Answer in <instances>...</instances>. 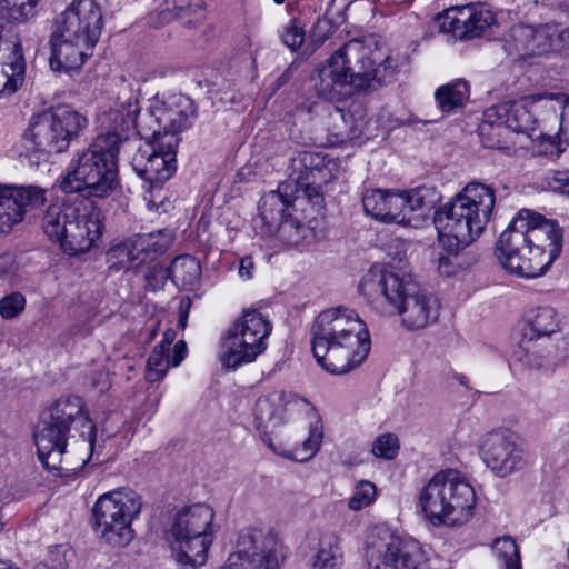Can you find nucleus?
Returning <instances> with one entry per match:
<instances>
[{
    "label": "nucleus",
    "instance_id": "nucleus-1",
    "mask_svg": "<svg viewBox=\"0 0 569 569\" xmlns=\"http://www.w3.org/2000/svg\"><path fill=\"white\" fill-rule=\"evenodd\" d=\"M408 63V57L396 51L382 54L352 39L318 64L311 77L317 97L340 101L352 92L375 91L393 82Z\"/></svg>",
    "mask_w": 569,
    "mask_h": 569
},
{
    "label": "nucleus",
    "instance_id": "nucleus-2",
    "mask_svg": "<svg viewBox=\"0 0 569 569\" xmlns=\"http://www.w3.org/2000/svg\"><path fill=\"white\" fill-rule=\"evenodd\" d=\"M561 248L562 232L555 221L521 209L500 234L495 254L507 272L530 279L545 274Z\"/></svg>",
    "mask_w": 569,
    "mask_h": 569
},
{
    "label": "nucleus",
    "instance_id": "nucleus-3",
    "mask_svg": "<svg viewBox=\"0 0 569 569\" xmlns=\"http://www.w3.org/2000/svg\"><path fill=\"white\" fill-rule=\"evenodd\" d=\"M359 290L381 315L398 316L408 331L433 325L440 315V302L432 293L419 288L409 274H399L392 268L372 266L362 277Z\"/></svg>",
    "mask_w": 569,
    "mask_h": 569
},
{
    "label": "nucleus",
    "instance_id": "nucleus-4",
    "mask_svg": "<svg viewBox=\"0 0 569 569\" xmlns=\"http://www.w3.org/2000/svg\"><path fill=\"white\" fill-rule=\"evenodd\" d=\"M311 350L317 362L330 373L343 375L368 357L371 340L366 323L355 310L337 307L323 310L311 330Z\"/></svg>",
    "mask_w": 569,
    "mask_h": 569
},
{
    "label": "nucleus",
    "instance_id": "nucleus-5",
    "mask_svg": "<svg viewBox=\"0 0 569 569\" xmlns=\"http://www.w3.org/2000/svg\"><path fill=\"white\" fill-rule=\"evenodd\" d=\"M140 111L138 98L129 94L103 113V123L128 133L134 129L144 139L169 140L188 129L197 113L193 101L182 93L156 94Z\"/></svg>",
    "mask_w": 569,
    "mask_h": 569
},
{
    "label": "nucleus",
    "instance_id": "nucleus-6",
    "mask_svg": "<svg viewBox=\"0 0 569 569\" xmlns=\"http://www.w3.org/2000/svg\"><path fill=\"white\" fill-rule=\"evenodd\" d=\"M101 126L106 132L78 153L70 163V171L60 180L59 188L64 193L103 199L118 189V153L128 142L129 134L103 123V117Z\"/></svg>",
    "mask_w": 569,
    "mask_h": 569
},
{
    "label": "nucleus",
    "instance_id": "nucleus-7",
    "mask_svg": "<svg viewBox=\"0 0 569 569\" xmlns=\"http://www.w3.org/2000/svg\"><path fill=\"white\" fill-rule=\"evenodd\" d=\"M72 425L86 429L81 431L83 441L88 443L91 453L96 446V427L83 410V401L80 397L69 396L57 400L49 409L48 417L34 432L38 458L51 472L68 475L79 470L88 462V458L81 459V463L72 466L66 448L68 435Z\"/></svg>",
    "mask_w": 569,
    "mask_h": 569
},
{
    "label": "nucleus",
    "instance_id": "nucleus-8",
    "mask_svg": "<svg viewBox=\"0 0 569 569\" xmlns=\"http://www.w3.org/2000/svg\"><path fill=\"white\" fill-rule=\"evenodd\" d=\"M495 203L493 188L476 181L468 183L435 213L440 242L452 250L469 246L483 232Z\"/></svg>",
    "mask_w": 569,
    "mask_h": 569
},
{
    "label": "nucleus",
    "instance_id": "nucleus-9",
    "mask_svg": "<svg viewBox=\"0 0 569 569\" xmlns=\"http://www.w3.org/2000/svg\"><path fill=\"white\" fill-rule=\"evenodd\" d=\"M476 503L473 487L453 469L436 473L419 493V508L435 527L467 523L473 516Z\"/></svg>",
    "mask_w": 569,
    "mask_h": 569
},
{
    "label": "nucleus",
    "instance_id": "nucleus-10",
    "mask_svg": "<svg viewBox=\"0 0 569 569\" xmlns=\"http://www.w3.org/2000/svg\"><path fill=\"white\" fill-rule=\"evenodd\" d=\"M213 519L214 511L206 503L186 506L171 517L167 537L181 569H198L206 563L213 542Z\"/></svg>",
    "mask_w": 569,
    "mask_h": 569
},
{
    "label": "nucleus",
    "instance_id": "nucleus-11",
    "mask_svg": "<svg viewBox=\"0 0 569 569\" xmlns=\"http://www.w3.org/2000/svg\"><path fill=\"white\" fill-rule=\"evenodd\" d=\"M141 509V497L131 489L103 493L92 507L93 530L107 545L127 547L134 539L132 522L138 519Z\"/></svg>",
    "mask_w": 569,
    "mask_h": 569
},
{
    "label": "nucleus",
    "instance_id": "nucleus-12",
    "mask_svg": "<svg viewBox=\"0 0 569 569\" xmlns=\"http://www.w3.org/2000/svg\"><path fill=\"white\" fill-rule=\"evenodd\" d=\"M271 323L257 310H244L220 338L218 359L222 369L236 371L253 362L267 349Z\"/></svg>",
    "mask_w": 569,
    "mask_h": 569
},
{
    "label": "nucleus",
    "instance_id": "nucleus-13",
    "mask_svg": "<svg viewBox=\"0 0 569 569\" xmlns=\"http://www.w3.org/2000/svg\"><path fill=\"white\" fill-rule=\"evenodd\" d=\"M87 127L88 119L83 114L69 106H58L31 117L23 141L31 151L61 153Z\"/></svg>",
    "mask_w": 569,
    "mask_h": 569
},
{
    "label": "nucleus",
    "instance_id": "nucleus-14",
    "mask_svg": "<svg viewBox=\"0 0 569 569\" xmlns=\"http://www.w3.org/2000/svg\"><path fill=\"white\" fill-rule=\"evenodd\" d=\"M288 397L289 396L282 390H274L260 397L253 408L256 428L261 431L260 436L263 443L270 448L272 452L283 458L305 462L311 459L321 446L323 438L322 423L319 420L310 423L308 437L302 442L301 450H287L288 443L282 441V439L279 443H276L273 439L274 429L280 427L284 421Z\"/></svg>",
    "mask_w": 569,
    "mask_h": 569
},
{
    "label": "nucleus",
    "instance_id": "nucleus-15",
    "mask_svg": "<svg viewBox=\"0 0 569 569\" xmlns=\"http://www.w3.org/2000/svg\"><path fill=\"white\" fill-rule=\"evenodd\" d=\"M367 560L370 569H429L418 541L402 539L385 527L375 528L368 536Z\"/></svg>",
    "mask_w": 569,
    "mask_h": 569
},
{
    "label": "nucleus",
    "instance_id": "nucleus-16",
    "mask_svg": "<svg viewBox=\"0 0 569 569\" xmlns=\"http://www.w3.org/2000/svg\"><path fill=\"white\" fill-rule=\"evenodd\" d=\"M179 138L170 136L169 140L153 139L140 144L131 158L133 171L144 181L146 193L152 197L153 191L161 190L163 184L177 170V152ZM151 202V198L144 196Z\"/></svg>",
    "mask_w": 569,
    "mask_h": 569
},
{
    "label": "nucleus",
    "instance_id": "nucleus-17",
    "mask_svg": "<svg viewBox=\"0 0 569 569\" xmlns=\"http://www.w3.org/2000/svg\"><path fill=\"white\" fill-rule=\"evenodd\" d=\"M479 455L486 467L498 478H507L528 465L519 437L508 429L487 432L481 439Z\"/></svg>",
    "mask_w": 569,
    "mask_h": 569
},
{
    "label": "nucleus",
    "instance_id": "nucleus-18",
    "mask_svg": "<svg viewBox=\"0 0 569 569\" xmlns=\"http://www.w3.org/2000/svg\"><path fill=\"white\" fill-rule=\"evenodd\" d=\"M102 27L103 16L96 0H73L57 18L52 32L96 47Z\"/></svg>",
    "mask_w": 569,
    "mask_h": 569
},
{
    "label": "nucleus",
    "instance_id": "nucleus-19",
    "mask_svg": "<svg viewBox=\"0 0 569 569\" xmlns=\"http://www.w3.org/2000/svg\"><path fill=\"white\" fill-rule=\"evenodd\" d=\"M274 545V539L261 530L246 529L239 535L236 551L222 569H279Z\"/></svg>",
    "mask_w": 569,
    "mask_h": 569
},
{
    "label": "nucleus",
    "instance_id": "nucleus-20",
    "mask_svg": "<svg viewBox=\"0 0 569 569\" xmlns=\"http://www.w3.org/2000/svg\"><path fill=\"white\" fill-rule=\"evenodd\" d=\"M442 28L457 39L489 38L498 28L495 13L483 4L452 7L446 10Z\"/></svg>",
    "mask_w": 569,
    "mask_h": 569
},
{
    "label": "nucleus",
    "instance_id": "nucleus-21",
    "mask_svg": "<svg viewBox=\"0 0 569 569\" xmlns=\"http://www.w3.org/2000/svg\"><path fill=\"white\" fill-rule=\"evenodd\" d=\"M74 219H71L61 249L69 256L89 251L102 236L103 214L100 208L88 200L76 204Z\"/></svg>",
    "mask_w": 569,
    "mask_h": 569
},
{
    "label": "nucleus",
    "instance_id": "nucleus-22",
    "mask_svg": "<svg viewBox=\"0 0 569 569\" xmlns=\"http://www.w3.org/2000/svg\"><path fill=\"white\" fill-rule=\"evenodd\" d=\"M46 201V190L39 187L0 186V233H8L20 223L28 209Z\"/></svg>",
    "mask_w": 569,
    "mask_h": 569
},
{
    "label": "nucleus",
    "instance_id": "nucleus-23",
    "mask_svg": "<svg viewBox=\"0 0 569 569\" xmlns=\"http://www.w3.org/2000/svg\"><path fill=\"white\" fill-rule=\"evenodd\" d=\"M321 109L325 113L321 120V130L326 132L315 138V142L322 147H336L357 139L361 132V118H356L351 109L345 110L329 104H316L309 107V112L313 109Z\"/></svg>",
    "mask_w": 569,
    "mask_h": 569
},
{
    "label": "nucleus",
    "instance_id": "nucleus-24",
    "mask_svg": "<svg viewBox=\"0 0 569 569\" xmlns=\"http://www.w3.org/2000/svg\"><path fill=\"white\" fill-rule=\"evenodd\" d=\"M49 64L53 72L71 73L79 71L93 54L94 46L52 32L49 40Z\"/></svg>",
    "mask_w": 569,
    "mask_h": 569
},
{
    "label": "nucleus",
    "instance_id": "nucleus-25",
    "mask_svg": "<svg viewBox=\"0 0 569 569\" xmlns=\"http://www.w3.org/2000/svg\"><path fill=\"white\" fill-rule=\"evenodd\" d=\"M406 203L402 191L372 189L362 196L366 213L385 222L408 223L410 219L405 218Z\"/></svg>",
    "mask_w": 569,
    "mask_h": 569
},
{
    "label": "nucleus",
    "instance_id": "nucleus-26",
    "mask_svg": "<svg viewBox=\"0 0 569 569\" xmlns=\"http://www.w3.org/2000/svg\"><path fill=\"white\" fill-rule=\"evenodd\" d=\"M206 17L203 0H162L159 7V18L162 23L180 19L188 28L201 23Z\"/></svg>",
    "mask_w": 569,
    "mask_h": 569
},
{
    "label": "nucleus",
    "instance_id": "nucleus-27",
    "mask_svg": "<svg viewBox=\"0 0 569 569\" xmlns=\"http://www.w3.org/2000/svg\"><path fill=\"white\" fill-rule=\"evenodd\" d=\"M151 274H159L161 281L170 278L180 288H192L200 279L201 266L199 260L184 254L173 259L169 268H156Z\"/></svg>",
    "mask_w": 569,
    "mask_h": 569
},
{
    "label": "nucleus",
    "instance_id": "nucleus-28",
    "mask_svg": "<svg viewBox=\"0 0 569 569\" xmlns=\"http://www.w3.org/2000/svg\"><path fill=\"white\" fill-rule=\"evenodd\" d=\"M76 204L78 202H62L50 204L42 218L44 233L62 247L68 233L71 219H74Z\"/></svg>",
    "mask_w": 569,
    "mask_h": 569
},
{
    "label": "nucleus",
    "instance_id": "nucleus-29",
    "mask_svg": "<svg viewBox=\"0 0 569 569\" xmlns=\"http://www.w3.org/2000/svg\"><path fill=\"white\" fill-rule=\"evenodd\" d=\"M291 201L279 190L264 194L259 204V220L263 224L262 232L267 234L278 223L291 214Z\"/></svg>",
    "mask_w": 569,
    "mask_h": 569
},
{
    "label": "nucleus",
    "instance_id": "nucleus-30",
    "mask_svg": "<svg viewBox=\"0 0 569 569\" xmlns=\"http://www.w3.org/2000/svg\"><path fill=\"white\" fill-rule=\"evenodd\" d=\"M489 118H497L509 132H527L532 129V116L522 103L506 102L488 110Z\"/></svg>",
    "mask_w": 569,
    "mask_h": 569
},
{
    "label": "nucleus",
    "instance_id": "nucleus-31",
    "mask_svg": "<svg viewBox=\"0 0 569 569\" xmlns=\"http://www.w3.org/2000/svg\"><path fill=\"white\" fill-rule=\"evenodd\" d=\"M132 249L140 256L141 263L148 259L163 253L172 243V232L167 229L157 230L150 233L136 234L130 238Z\"/></svg>",
    "mask_w": 569,
    "mask_h": 569
},
{
    "label": "nucleus",
    "instance_id": "nucleus-32",
    "mask_svg": "<svg viewBox=\"0 0 569 569\" xmlns=\"http://www.w3.org/2000/svg\"><path fill=\"white\" fill-rule=\"evenodd\" d=\"M569 40V30L559 23H547L535 28L532 53L543 54L560 50Z\"/></svg>",
    "mask_w": 569,
    "mask_h": 569
},
{
    "label": "nucleus",
    "instance_id": "nucleus-33",
    "mask_svg": "<svg viewBox=\"0 0 569 569\" xmlns=\"http://www.w3.org/2000/svg\"><path fill=\"white\" fill-rule=\"evenodd\" d=\"M342 559L339 538L333 533L321 535L312 559L313 569H340Z\"/></svg>",
    "mask_w": 569,
    "mask_h": 569
},
{
    "label": "nucleus",
    "instance_id": "nucleus-34",
    "mask_svg": "<svg viewBox=\"0 0 569 569\" xmlns=\"http://www.w3.org/2000/svg\"><path fill=\"white\" fill-rule=\"evenodd\" d=\"M527 323L528 331L525 332V336L530 340L549 337L559 328L558 315L551 307L532 309L527 316Z\"/></svg>",
    "mask_w": 569,
    "mask_h": 569
},
{
    "label": "nucleus",
    "instance_id": "nucleus-35",
    "mask_svg": "<svg viewBox=\"0 0 569 569\" xmlns=\"http://www.w3.org/2000/svg\"><path fill=\"white\" fill-rule=\"evenodd\" d=\"M40 0H0V28L24 23L37 13Z\"/></svg>",
    "mask_w": 569,
    "mask_h": 569
},
{
    "label": "nucleus",
    "instance_id": "nucleus-36",
    "mask_svg": "<svg viewBox=\"0 0 569 569\" xmlns=\"http://www.w3.org/2000/svg\"><path fill=\"white\" fill-rule=\"evenodd\" d=\"M435 98L442 112H453L468 100L469 86L461 79L446 83L436 90Z\"/></svg>",
    "mask_w": 569,
    "mask_h": 569
},
{
    "label": "nucleus",
    "instance_id": "nucleus-37",
    "mask_svg": "<svg viewBox=\"0 0 569 569\" xmlns=\"http://www.w3.org/2000/svg\"><path fill=\"white\" fill-rule=\"evenodd\" d=\"M402 197L406 200L405 218L408 214L417 211H428L436 207L440 201L441 196L436 187L420 186L408 191H402Z\"/></svg>",
    "mask_w": 569,
    "mask_h": 569
},
{
    "label": "nucleus",
    "instance_id": "nucleus-38",
    "mask_svg": "<svg viewBox=\"0 0 569 569\" xmlns=\"http://www.w3.org/2000/svg\"><path fill=\"white\" fill-rule=\"evenodd\" d=\"M273 234L278 236L281 241L289 246H299L309 242L313 238L310 227L300 223L291 214L267 233V236Z\"/></svg>",
    "mask_w": 569,
    "mask_h": 569
},
{
    "label": "nucleus",
    "instance_id": "nucleus-39",
    "mask_svg": "<svg viewBox=\"0 0 569 569\" xmlns=\"http://www.w3.org/2000/svg\"><path fill=\"white\" fill-rule=\"evenodd\" d=\"M481 143L488 149H506L508 148L507 139L510 132L497 118H489L488 110L485 113V120L478 128Z\"/></svg>",
    "mask_w": 569,
    "mask_h": 569
},
{
    "label": "nucleus",
    "instance_id": "nucleus-40",
    "mask_svg": "<svg viewBox=\"0 0 569 569\" xmlns=\"http://www.w3.org/2000/svg\"><path fill=\"white\" fill-rule=\"evenodd\" d=\"M0 66L16 72V76H24L26 61L21 42L18 39H8L0 33Z\"/></svg>",
    "mask_w": 569,
    "mask_h": 569
},
{
    "label": "nucleus",
    "instance_id": "nucleus-41",
    "mask_svg": "<svg viewBox=\"0 0 569 569\" xmlns=\"http://www.w3.org/2000/svg\"><path fill=\"white\" fill-rule=\"evenodd\" d=\"M132 246L131 239H128L109 249L107 252V261L110 264V269L119 271L141 264L140 256L132 249Z\"/></svg>",
    "mask_w": 569,
    "mask_h": 569
},
{
    "label": "nucleus",
    "instance_id": "nucleus-42",
    "mask_svg": "<svg viewBox=\"0 0 569 569\" xmlns=\"http://www.w3.org/2000/svg\"><path fill=\"white\" fill-rule=\"evenodd\" d=\"M493 550L503 561L506 569H522L520 551L516 541L510 537L499 538L495 541Z\"/></svg>",
    "mask_w": 569,
    "mask_h": 569
},
{
    "label": "nucleus",
    "instance_id": "nucleus-43",
    "mask_svg": "<svg viewBox=\"0 0 569 569\" xmlns=\"http://www.w3.org/2000/svg\"><path fill=\"white\" fill-rule=\"evenodd\" d=\"M162 347H154L147 360L146 379L150 382H156L162 379L170 363V353L161 351Z\"/></svg>",
    "mask_w": 569,
    "mask_h": 569
},
{
    "label": "nucleus",
    "instance_id": "nucleus-44",
    "mask_svg": "<svg viewBox=\"0 0 569 569\" xmlns=\"http://www.w3.org/2000/svg\"><path fill=\"white\" fill-rule=\"evenodd\" d=\"M400 449L399 438L391 432L379 435L371 448V452L375 457L385 460H392L396 458Z\"/></svg>",
    "mask_w": 569,
    "mask_h": 569
},
{
    "label": "nucleus",
    "instance_id": "nucleus-45",
    "mask_svg": "<svg viewBox=\"0 0 569 569\" xmlns=\"http://www.w3.org/2000/svg\"><path fill=\"white\" fill-rule=\"evenodd\" d=\"M298 161L305 171L311 176L322 174L326 170L330 171L328 167L332 163L327 154L319 151H303L299 154Z\"/></svg>",
    "mask_w": 569,
    "mask_h": 569
},
{
    "label": "nucleus",
    "instance_id": "nucleus-46",
    "mask_svg": "<svg viewBox=\"0 0 569 569\" xmlns=\"http://www.w3.org/2000/svg\"><path fill=\"white\" fill-rule=\"evenodd\" d=\"M376 499V486L362 480L358 482L353 496L349 499L348 506L351 510H360L369 506Z\"/></svg>",
    "mask_w": 569,
    "mask_h": 569
},
{
    "label": "nucleus",
    "instance_id": "nucleus-47",
    "mask_svg": "<svg viewBox=\"0 0 569 569\" xmlns=\"http://www.w3.org/2000/svg\"><path fill=\"white\" fill-rule=\"evenodd\" d=\"M26 308V298L21 292H11L0 299V316L11 320L20 316Z\"/></svg>",
    "mask_w": 569,
    "mask_h": 569
},
{
    "label": "nucleus",
    "instance_id": "nucleus-48",
    "mask_svg": "<svg viewBox=\"0 0 569 569\" xmlns=\"http://www.w3.org/2000/svg\"><path fill=\"white\" fill-rule=\"evenodd\" d=\"M515 358L531 369H538L543 366V356L539 355L536 345L521 343L515 351Z\"/></svg>",
    "mask_w": 569,
    "mask_h": 569
},
{
    "label": "nucleus",
    "instance_id": "nucleus-49",
    "mask_svg": "<svg viewBox=\"0 0 569 569\" xmlns=\"http://www.w3.org/2000/svg\"><path fill=\"white\" fill-rule=\"evenodd\" d=\"M281 41L291 50H297L305 41V30L296 19L283 27L280 33Z\"/></svg>",
    "mask_w": 569,
    "mask_h": 569
},
{
    "label": "nucleus",
    "instance_id": "nucleus-50",
    "mask_svg": "<svg viewBox=\"0 0 569 569\" xmlns=\"http://www.w3.org/2000/svg\"><path fill=\"white\" fill-rule=\"evenodd\" d=\"M535 27L518 24L510 29V38L515 41L518 50H526L532 52Z\"/></svg>",
    "mask_w": 569,
    "mask_h": 569
},
{
    "label": "nucleus",
    "instance_id": "nucleus-51",
    "mask_svg": "<svg viewBox=\"0 0 569 569\" xmlns=\"http://www.w3.org/2000/svg\"><path fill=\"white\" fill-rule=\"evenodd\" d=\"M442 246L447 250V253L439 256L438 270L443 276H452L461 267L460 257L458 254L459 250H452L445 244Z\"/></svg>",
    "mask_w": 569,
    "mask_h": 569
},
{
    "label": "nucleus",
    "instance_id": "nucleus-52",
    "mask_svg": "<svg viewBox=\"0 0 569 569\" xmlns=\"http://www.w3.org/2000/svg\"><path fill=\"white\" fill-rule=\"evenodd\" d=\"M22 81L23 76H16V72L0 66V96L13 93Z\"/></svg>",
    "mask_w": 569,
    "mask_h": 569
},
{
    "label": "nucleus",
    "instance_id": "nucleus-53",
    "mask_svg": "<svg viewBox=\"0 0 569 569\" xmlns=\"http://www.w3.org/2000/svg\"><path fill=\"white\" fill-rule=\"evenodd\" d=\"M549 184L553 191L569 196V170L556 171Z\"/></svg>",
    "mask_w": 569,
    "mask_h": 569
},
{
    "label": "nucleus",
    "instance_id": "nucleus-54",
    "mask_svg": "<svg viewBox=\"0 0 569 569\" xmlns=\"http://www.w3.org/2000/svg\"><path fill=\"white\" fill-rule=\"evenodd\" d=\"M273 439H274L276 443H279V441L282 439V441L288 443L287 450H289V451H296V450L302 449V446L299 447L297 445V441H293L291 428L281 427V426L278 427L277 429H274Z\"/></svg>",
    "mask_w": 569,
    "mask_h": 569
},
{
    "label": "nucleus",
    "instance_id": "nucleus-55",
    "mask_svg": "<svg viewBox=\"0 0 569 569\" xmlns=\"http://www.w3.org/2000/svg\"><path fill=\"white\" fill-rule=\"evenodd\" d=\"M91 381H92V386L100 393L106 392L110 388V386H111L109 373L107 371H103V370L94 372L92 375Z\"/></svg>",
    "mask_w": 569,
    "mask_h": 569
},
{
    "label": "nucleus",
    "instance_id": "nucleus-56",
    "mask_svg": "<svg viewBox=\"0 0 569 569\" xmlns=\"http://www.w3.org/2000/svg\"><path fill=\"white\" fill-rule=\"evenodd\" d=\"M329 29H330L329 22L325 19L318 18L315 23L313 31H312V37H313L315 41L323 42L327 39V32Z\"/></svg>",
    "mask_w": 569,
    "mask_h": 569
},
{
    "label": "nucleus",
    "instance_id": "nucleus-57",
    "mask_svg": "<svg viewBox=\"0 0 569 569\" xmlns=\"http://www.w3.org/2000/svg\"><path fill=\"white\" fill-rule=\"evenodd\" d=\"M187 355V345L184 341H178L173 347L172 356L170 357V363L172 367H178Z\"/></svg>",
    "mask_w": 569,
    "mask_h": 569
},
{
    "label": "nucleus",
    "instance_id": "nucleus-58",
    "mask_svg": "<svg viewBox=\"0 0 569 569\" xmlns=\"http://www.w3.org/2000/svg\"><path fill=\"white\" fill-rule=\"evenodd\" d=\"M190 307H191V300L189 298H182L180 300L178 326L181 329H184L187 326Z\"/></svg>",
    "mask_w": 569,
    "mask_h": 569
},
{
    "label": "nucleus",
    "instance_id": "nucleus-59",
    "mask_svg": "<svg viewBox=\"0 0 569 569\" xmlns=\"http://www.w3.org/2000/svg\"><path fill=\"white\" fill-rule=\"evenodd\" d=\"M156 268H162V267L159 264H154L153 267L149 268L148 272L146 273V281H147L146 287L151 290L161 288L166 281V280L161 281V278L159 274H156V276L151 274Z\"/></svg>",
    "mask_w": 569,
    "mask_h": 569
},
{
    "label": "nucleus",
    "instance_id": "nucleus-60",
    "mask_svg": "<svg viewBox=\"0 0 569 569\" xmlns=\"http://www.w3.org/2000/svg\"><path fill=\"white\" fill-rule=\"evenodd\" d=\"M254 269V263L251 257H244L240 260L239 264V276L243 279H250L252 277V271Z\"/></svg>",
    "mask_w": 569,
    "mask_h": 569
},
{
    "label": "nucleus",
    "instance_id": "nucleus-61",
    "mask_svg": "<svg viewBox=\"0 0 569 569\" xmlns=\"http://www.w3.org/2000/svg\"><path fill=\"white\" fill-rule=\"evenodd\" d=\"M176 339V331L172 329H168L163 333V339L160 343H158L156 347H162L161 351L170 353L171 345L173 343Z\"/></svg>",
    "mask_w": 569,
    "mask_h": 569
},
{
    "label": "nucleus",
    "instance_id": "nucleus-62",
    "mask_svg": "<svg viewBox=\"0 0 569 569\" xmlns=\"http://www.w3.org/2000/svg\"><path fill=\"white\" fill-rule=\"evenodd\" d=\"M16 273V267L11 266L10 268H0V278L6 277L8 274H14Z\"/></svg>",
    "mask_w": 569,
    "mask_h": 569
},
{
    "label": "nucleus",
    "instance_id": "nucleus-63",
    "mask_svg": "<svg viewBox=\"0 0 569 569\" xmlns=\"http://www.w3.org/2000/svg\"><path fill=\"white\" fill-rule=\"evenodd\" d=\"M0 569H18V568L13 567L8 561H4V560L0 559Z\"/></svg>",
    "mask_w": 569,
    "mask_h": 569
},
{
    "label": "nucleus",
    "instance_id": "nucleus-64",
    "mask_svg": "<svg viewBox=\"0 0 569 569\" xmlns=\"http://www.w3.org/2000/svg\"><path fill=\"white\" fill-rule=\"evenodd\" d=\"M457 380L459 381L460 385L462 386H466L467 387V383H468V378L463 375H457Z\"/></svg>",
    "mask_w": 569,
    "mask_h": 569
}]
</instances>
